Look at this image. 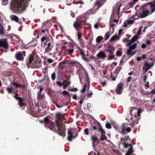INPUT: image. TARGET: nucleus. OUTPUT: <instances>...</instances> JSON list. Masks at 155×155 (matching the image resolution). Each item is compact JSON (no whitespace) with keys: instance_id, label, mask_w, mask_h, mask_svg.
<instances>
[{"instance_id":"052dcab7","label":"nucleus","mask_w":155,"mask_h":155,"mask_svg":"<svg viewBox=\"0 0 155 155\" xmlns=\"http://www.w3.org/2000/svg\"><path fill=\"white\" fill-rule=\"evenodd\" d=\"M146 43L147 45H150L151 44L150 41L149 40H147L146 41Z\"/></svg>"},{"instance_id":"de8ad7c7","label":"nucleus","mask_w":155,"mask_h":155,"mask_svg":"<svg viewBox=\"0 0 155 155\" xmlns=\"http://www.w3.org/2000/svg\"><path fill=\"white\" fill-rule=\"evenodd\" d=\"M47 61L48 63H51L53 62V60L51 58H48L47 59Z\"/></svg>"},{"instance_id":"f8f14e48","label":"nucleus","mask_w":155,"mask_h":155,"mask_svg":"<svg viewBox=\"0 0 155 155\" xmlns=\"http://www.w3.org/2000/svg\"><path fill=\"white\" fill-rule=\"evenodd\" d=\"M134 20L129 19L124 21V23L123 27L124 28L130 27L134 22Z\"/></svg>"},{"instance_id":"4c0bfd02","label":"nucleus","mask_w":155,"mask_h":155,"mask_svg":"<svg viewBox=\"0 0 155 155\" xmlns=\"http://www.w3.org/2000/svg\"><path fill=\"white\" fill-rule=\"evenodd\" d=\"M114 57V55L113 54H111V55H109L108 56L107 58V59L109 60H111L113 59Z\"/></svg>"},{"instance_id":"4be33fe9","label":"nucleus","mask_w":155,"mask_h":155,"mask_svg":"<svg viewBox=\"0 0 155 155\" xmlns=\"http://www.w3.org/2000/svg\"><path fill=\"white\" fill-rule=\"evenodd\" d=\"M115 47L111 45L109 46L108 47L107 51L110 54H113L115 50Z\"/></svg>"},{"instance_id":"dca6fc26","label":"nucleus","mask_w":155,"mask_h":155,"mask_svg":"<svg viewBox=\"0 0 155 155\" xmlns=\"http://www.w3.org/2000/svg\"><path fill=\"white\" fill-rule=\"evenodd\" d=\"M74 27L77 30H80L82 28V25L78 21H75L74 23Z\"/></svg>"},{"instance_id":"09e8293b","label":"nucleus","mask_w":155,"mask_h":155,"mask_svg":"<svg viewBox=\"0 0 155 155\" xmlns=\"http://www.w3.org/2000/svg\"><path fill=\"white\" fill-rule=\"evenodd\" d=\"M122 5V3H120L119 5V7L118 8V9H117V14L118 15L119 14V12H120V7Z\"/></svg>"},{"instance_id":"7ed1b4c3","label":"nucleus","mask_w":155,"mask_h":155,"mask_svg":"<svg viewBox=\"0 0 155 155\" xmlns=\"http://www.w3.org/2000/svg\"><path fill=\"white\" fill-rule=\"evenodd\" d=\"M41 41L42 44L43 43L45 45L47 46V47L45 49V53H47L51 50V43L52 41V37L51 36L50 37L43 36L41 38Z\"/></svg>"},{"instance_id":"4468645a","label":"nucleus","mask_w":155,"mask_h":155,"mask_svg":"<svg viewBox=\"0 0 155 155\" xmlns=\"http://www.w3.org/2000/svg\"><path fill=\"white\" fill-rule=\"evenodd\" d=\"M34 58V55L33 54L31 55L29 58L28 61L26 63L27 66L28 67V68L30 67L33 68V67L32 66V64Z\"/></svg>"},{"instance_id":"ddd939ff","label":"nucleus","mask_w":155,"mask_h":155,"mask_svg":"<svg viewBox=\"0 0 155 155\" xmlns=\"http://www.w3.org/2000/svg\"><path fill=\"white\" fill-rule=\"evenodd\" d=\"M99 130L101 133V140L103 141L104 140H106L107 139V137L105 136V132L104 130L101 127L99 128Z\"/></svg>"},{"instance_id":"9b49d317","label":"nucleus","mask_w":155,"mask_h":155,"mask_svg":"<svg viewBox=\"0 0 155 155\" xmlns=\"http://www.w3.org/2000/svg\"><path fill=\"white\" fill-rule=\"evenodd\" d=\"M153 63L149 64L147 62H146L145 63L142 68L145 70L144 73H145L153 65Z\"/></svg>"},{"instance_id":"6e6d98bb","label":"nucleus","mask_w":155,"mask_h":155,"mask_svg":"<svg viewBox=\"0 0 155 155\" xmlns=\"http://www.w3.org/2000/svg\"><path fill=\"white\" fill-rule=\"evenodd\" d=\"M131 79V77H128L127 79V82L128 83L130 81Z\"/></svg>"},{"instance_id":"423d86ee","label":"nucleus","mask_w":155,"mask_h":155,"mask_svg":"<svg viewBox=\"0 0 155 155\" xmlns=\"http://www.w3.org/2000/svg\"><path fill=\"white\" fill-rule=\"evenodd\" d=\"M129 138V137L128 136L125 137L124 139V142L123 143V145L125 148H127L128 147H130L127 152L126 154L125 155H130V154L133 152V148L132 145L130 144H127L128 143H127L125 142V141L126 140H127Z\"/></svg>"},{"instance_id":"c03bdc74","label":"nucleus","mask_w":155,"mask_h":155,"mask_svg":"<svg viewBox=\"0 0 155 155\" xmlns=\"http://www.w3.org/2000/svg\"><path fill=\"white\" fill-rule=\"evenodd\" d=\"M44 96L43 95H40L38 94V99L39 100H41L44 98Z\"/></svg>"},{"instance_id":"3c124183","label":"nucleus","mask_w":155,"mask_h":155,"mask_svg":"<svg viewBox=\"0 0 155 155\" xmlns=\"http://www.w3.org/2000/svg\"><path fill=\"white\" fill-rule=\"evenodd\" d=\"M88 130L87 128L85 129L84 130V133L86 135L88 134Z\"/></svg>"},{"instance_id":"4d7b16f0","label":"nucleus","mask_w":155,"mask_h":155,"mask_svg":"<svg viewBox=\"0 0 155 155\" xmlns=\"http://www.w3.org/2000/svg\"><path fill=\"white\" fill-rule=\"evenodd\" d=\"M118 20L117 19H114L113 20V22L115 24H117L118 22Z\"/></svg>"},{"instance_id":"aec40b11","label":"nucleus","mask_w":155,"mask_h":155,"mask_svg":"<svg viewBox=\"0 0 155 155\" xmlns=\"http://www.w3.org/2000/svg\"><path fill=\"white\" fill-rule=\"evenodd\" d=\"M136 2L133 1H130V2H129L127 6L124 8V10H127L133 7L135 4Z\"/></svg>"},{"instance_id":"6ab92c4d","label":"nucleus","mask_w":155,"mask_h":155,"mask_svg":"<svg viewBox=\"0 0 155 155\" xmlns=\"http://www.w3.org/2000/svg\"><path fill=\"white\" fill-rule=\"evenodd\" d=\"M16 58L18 60L21 61L23 59V57L22 53L20 52H18L16 55Z\"/></svg>"},{"instance_id":"39448f33","label":"nucleus","mask_w":155,"mask_h":155,"mask_svg":"<svg viewBox=\"0 0 155 155\" xmlns=\"http://www.w3.org/2000/svg\"><path fill=\"white\" fill-rule=\"evenodd\" d=\"M23 86H22L20 84L17 83H15V82H12L11 83V87H8L7 90L9 93H12L14 92L15 89L18 87H22Z\"/></svg>"},{"instance_id":"a19ab883","label":"nucleus","mask_w":155,"mask_h":155,"mask_svg":"<svg viewBox=\"0 0 155 155\" xmlns=\"http://www.w3.org/2000/svg\"><path fill=\"white\" fill-rule=\"evenodd\" d=\"M116 54H117V56H120L122 55V52L121 51H117Z\"/></svg>"},{"instance_id":"f704fd0d","label":"nucleus","mask_w":155,"mask_h":155,"mask_svg":"<svg viewBox=\"0 0 155 155\" xmlns=\"http://www.w3.org/2000/svg\"><path fill=\"white\" fill-rule=\"evenodd\" d=\"M115 24V23H113V21L112 22L111 21H110V27H111L112 28V29L113 30H114V27L115 26V25L116 24Z\"/></svg>"},{"instance_id":"e433bc0d","label":"nucleus","mask_w":155,"mask_h":155,"mask_svg":"<svg viewBox=\"0 0 155 155\" xmlns=\"http://www.w3.org/2000/svg\"><path fill=\"white\" fill-rule=\"evenodd\" d=\"M110 36V32H107L105 35V40L107 39Z\"/></svg>"},{"instance_id":"393cba45","label":"nucleus","mask_w":155,"mask_h":155,"mask_svg":"<svg viewBox=\"0 0 155 155\" xmlns=\"http://www.w3.org/2000/svg\"><path fill=\"white\" fill-rule=\"evenodd\" d=\"M106 0H98L96 1L95 4L99 8L103 4L104 2Z\"/></svg>"},{"instance_id":"603ef678","label":"nucleus","mask_w":155,"mask_h":155,"mask_svg":"<svg viewBox=\"0 0 155 155\" xmlns=\"http://www.w3.org/2000/svg\"><path fill=\"white\" fill-rule=\"evenodd\" d=\"M147 47V45L143 43L141 46L142 48L143 49H144Z\"/></svg>"},{"instance_id":"37998d69","label":"nucleus","mask_w":155,"mask_h":155,"mask_svg":"<svg viewBox=\"0 0 155 155\" xmlns=\"http://www.w3.org/2000/svg\"><path fill=\"white\" fill-rule=\"evenodd\" d=\"M82 58L86 61H88V58L85 57V54L81 55Z\"/></svg>"},{"instance_id":"c85d7f7f","label":"nucleus","mask_w":155,"mask_h":155,"mask_svg":"<svg viewBox=\"0 0 155 155\" xmlns=\"http://www.w3.org/2000/svg\"><path fill=\"white\" fill-rule=\"evenodd\" d=\"M74 50L73 48L67 49L65 50V53L68 54H71L74 53Z\"/></svg>"},{"instance_id":"58836bf2","label":"nucleus","mask_w":155,"mask_h":155,"mask_svg":"<svg viewBox=\"0 0 155 155\" xmlns=\"http://www.w3.org/2000/svg\"><path fill=\"white\" fill-rule=\"evenodd\" d=\"M87 87V85L86 84H85L84 85V87L83 89L82 90V92L83 93H84L86 90V88Z\"/></svg>"},{"instance_id":"5701e85b","label":"nucleus","mask_w":155,"mask_h":155,"mask_svg":"<svg viewBox=\"0 0 155 155\" xmlns=\"http://www.w3.org/2000/svg\"><path fill=\"white\" fill-rule=\"evenodd\" d=\"M28 44L29 45V46L30 47H35L38 45L37 41L36 40L34 39L33 40H32L30 43H29Z\"/></svg>"},{"instance_id":"1a4fd4ad","label":"nucleus","mask_w":155,"mask_h":155,"mask_svg":"<svg viewBox=\"0 0 155 155\" xmlns=\"http://www.w3.org/2000/svg\"><path fill=\"white\" fill-rule=\"evenodd\" d=\"M137 45L135 43L132 45L130 46L129 49H128L127 53L128 54L133 55L135 53V51H134V49L136 48Z\"/></svg>"},{"instance_id":"20e7f679","label":"nucleus","mask_w":155,"mask_h":155,"mask_svg":"<svg viewBox=\"0 0 155 155\" xmlns=\"http://www.w3.org/2000/svg\"><path fill=\"white\" fill-rule=\"evenodd\" d=\"M129 110L130 114L131 115H134L138 120L140 119V114L142 112L141 109H137L134 107H130Z\"/></svg>"},{"instance_id":"49530a36","label":"nucleus","mask_w":155,"mask_h":155,"mask_svg":"<svg viewBox=\"0 0 155 155\" xmlns=\"http://www.w3.org/2000/svg\"><path fill=\"white\" fill-rule=\"evenodd\" d=\"M82 35L80 33H78L77 35L78 38V39H80Z\"/></svg>"},{"instance_id":"680f3d73","label":"nucleus","mask_w":155,"mask_h":155,"mask_svg":"<svg viewBox=\"0 0 155 155\" xmlns=\"http://www.w3.org/2000/svg\"><path fill=\"white\" fill-rule=\"evenodd\" d=\"M57 84L58 85H59V86H62V85H63V83H61L60 82H57Z\"/></svg>"},{"instance_id":"69168bd1","label":"nucleus","mask_w":155,"mask_h":155,"mask_svg":"<svg viewBox=\"0 0 155 155\" xmlns=\"http://www.w3.org/2000/svg\"><path fill=\"white\" fill-rule=\"evenodd\" d=\"M73 98L75 99H76L77 98V96L76 95L74 94L73 97Z\"/></svg>"},{"instance_id":"9d476101","label":"nucleus","mask_w":155,"mask_h":155,"mask_svg":"<svg viewBox=\"0 0 155 155\" xmlns=\"http://www.w3.org/2000/svg\"><path fill=\"white\" fill-rule=\"evenodd\" d=\"M0 47H2L5 49L8 48V45L7 39H0Z\"/></svg>"},{"instance_id":"f03ea898","label":"nucleus","mask_w":155,"mask_h":155,"mask_svg":"<svg viewBox=\"0 0 155 155\" xmlns=\"http://www.w3.org/2000/svg\"><path fill=\"white\" fill-rule=\"evenodd\" d=\"M30 0H12L11 3L10 8L14 13L21 12L25 10L27 5V2Z\"/></svg>"},{"instance_id":"864d4df0","label":"nucleus","mask_w":155,"mask_h":155,"mask_svg":"<svg viewBox=\"0 0 155 155\" xmlns=\"http://www.w3.org/2000/svg\"><path fill=\"white\" fill-rule=\"evenodd\" d=\"M62 94L64 95H66L68 94V93L66 91H64L62 92Z\"/></svg>"},{"instance_id":"a878e982","label":"nucleus","mask_w":155,"mask_h":155,"mask_svg":"<svg viewBox=\"0 0 155 155\" xmlns=\"http://www.w3.org/2000/svg\"><path fill=\"white\" fill-rule=\"evenodd\" d=\"M150 9L151 10L150 13H151V14L155 11V3L150 4Z\"/></svg>"},{"instance_id":"b1692460","label":"nucleus","mask_w":155,"mask_h":155,"mask_svg":"<svg viewBox=\"0 0 155 155\" xmlns=\"http://www.w3.org/2000/svg\"><path fill=\"white\" fill-rule=\"evenodd\" d=\"M131 130V128L130 127H123L122 130V133L123 134L126 133L127 132H129Z\"/></svg>"},{"instance_id":"0eeeda50","label":"nucleus","mask_w":155,"mask_h":155,"mask_svg":"<svg viewBox=\"0 0 155 155\" xmlns=\"http://www.w3.org/2000/svg\"><path fill=\"white\" fill-rule=\"evenodd\" d=\"M141 32V28H139L137 32V35L134 36L131 38L130 41L129 43L126 45L127 46L130 45L131 44L134 43L139 38L138 36L140 34Z\"/></svg>"},{"instance_id":"473e14b6","label":"nucleus","mask_w":155,"mask_h":155,"mask_svg":"<svg viewBox=\"0 0 155 155\" xmlns=\"http://www.w3.org/2000/svg\"><path fill=\"white\" fill-rule=\"evenodd\" d=\"M103 39V38L101 36H99L96 39V42L98 43L100 42Z\"/></svg>"},{"instance_id":"0e129e2a","label":"nucleus","mask_w":155,"mask_h":155,"mask_svg":"<svg viewBox=\"0 0 155 155\" xmlns=\"http://www.w3.org/2000/svg\"><path fill=\"white\" fill-rule=\"evenodd\" d=\"M14 97L17 100H18V98H20V97H18V95L17 94H16L15 95Z\"/></svg>"},{"instance_id":"412c9836","label":"nucleus","mask_w":155,"mask_h":155,"mask_svg":"<svg viewBox=\"0 0 155 155\" xmlns=\"http://www.w3.org/2000/svg\"><path fill=\"white\" fill-rule=\"evenodd\" d=\"M10 18L12 20L18 23H20L21 22L18 18L15 15H12L10 16Z\"/></svg>"},{"instance_id":"e2e57ef3","label":"nucleus","mask_w":155,"mask_h":155,"mask_svg":"<svg viewBox=\"0 0 155 155\" xmlns=\"http://www.w3.org/2000/svg\"><path fill=\"white\" fill-rule=\"evenodd\" d=\"M145 86L147 87V88H148L149 87L150 85L148 82L147 81L146 82V84H145Z\"/></svg>"},{"instance_id":"ea45409f","label":"nucleus","mask_w":155,"mask_h":155,"mask_svg":"<svg viewBox=\"0 0 155 155\" xmlns=\"http://www.w3.org/2000/svg\"><path fill=\"white\" fill-rule=\"evenodd\" d=\"M106 127L108 129H110L111 128V126L109 123H107L106 124Z\"/></svg>"},{"instance_id":"6e6552de","label":"nucleus","mask_w":155,"mask_h":155,"mask_svg":"<svg viewBox=\"0 0 155 155\" xmlns=\"http://www.w3.org/2000/svg\"><path fill=\"white\" fill-rule=\"evenodd\" d=\"M151 14L150 11L148 9L145 8L143 9L142 12L139 14V16L141 18H143L147 17L148 15Z\"/></svg>"},{"instance_id":"5fc2aeb1","label":"nucleus","mask_w":155,"mask_h":155,"mask_svg":"<svg viewBox=\"0 0 155 155\" xmlns=\"http://www.w3.org/2000/svg\"><path fill=\"white\" fill-rule=\"evenodd\" d=\"M138 123V120H136V121H134L132 122V123L131 124H134L135 123L136 124H137Z\"/></svg>"},{"instance_id":"f257e3e1","label":"nucleus","mask_w":155,"mask_h":155,"mask_svg":"<svg viewBox=\"0 0 155 155\" xmlns=\"http://www.w3.org/2000/svg\"><path fill=\"white\" fill-rule=\"evenodd\" d=\"M62 114L61 113L57 114L56 115L57 126L55 123L48 119L45 118V121L46 126L51 130L58 133L61 136L63 137L65 136V125L61 122Z\"/></svg>"},{"instance_id":"7c9ffc66","label":"nucleus","mask_w":155,"mask_h":155,"mask_svg":"<svg viewBox=\"0 0 155 155\" xmlns=\"http://www.w3.org/2000/svg\"><path fill=\"white\" fill-rule=\"evenodd\" d=\"M70 84V82L67 80H65L63 81V85H65V87H68Z\"/></svg>"},{"instance_id":"bb28decb","label":"nucleus","mask_w":155,"mask_h":155,"mask_svg":"<svg viewBox=\"0 0 155 155\" xmlns=\"http://www.w3.org/2000/svg\"><path fill=\"white\" fill-rule=\"evenodd\" d=\"M18 100L19 101V104L20 107H21L24 105V100L21 98L18 99Z\"/></svg>"},{"instance_id":"a18cd8bd","label":"nucleus","mask_w":155,"mask_h":155,"mask_svg":"<svg viewBox=\"0 0 155 155\" xmlns=\"http://www.w3.org/2000/svg\"><path fill=\"white\" fill-rule=\"evenodd\" d=\"M78 49L79 50V51L80 52V54L81 55L85 54L84 52L83 51L82 49L81 48H78Z\"/></svg>"},{"instance_id":"a211bd4d","label":"nucleus","mask_w":155,"mask_h":155,"mask_svg":"<svg viewBox=\"0 0 155 155\" xmlns=\"http://www.w3.org/2000/svg\"><path fill=\"white\" fill-rule=\"evenodd\" d=\"M122 85V84L121 83H120L118 84L116 90L117 94H120L121 93Z\"/></svg>"},{"instance_id":"c756f323","label":"nucleus","mask_w":155,"mask_h":155,"mask_svg":"<svg viewBox=\"0 0 155 155\" xmlns=\"http://www.w3.org/2000/svg\"><path fill=\"white\" fill-rule=\"evenodd\" d=\"M97 138L96 136H93L91 137V140L93 142V145L94 143L96 141H97Z\"/></svg>"},{"instance_id":"c9c22d12","label":"nucleus","mask_w":155,"mask_h":155,"mask_svg":"<svg viewBox=\"0 0 155 155\" xmlns=\"http://www.w3.org/2000/svg\"><path fill=\"white\" fill-rule=\"evenodd\" d=\"M8 3V0H3L2 2V4L3 5H6Z\"/></svg>"},{"instance_id":"13d9d810","label":"nucleus","mask_w":155,"mask_h":155,"mask_svg":"<svg viewBox=\"0 0 155 155\" xmlns=\"http://www.w3.org/2000/svg\"><path fill=\"white\" fill-rule=\"evenodd\" d=\"M93 94L92 92H90V93H89L87 95V97H91V96L93 95Z\"/></svg>"},{"instance_id":"72a5a7b5","label":"nucleus","mask_w":155,"mask_h":155,"mask_svg":"<svg viewBox=\"0 0 155 155\" xmlns=\"http://www.w3.org/2000/svg\"><path fill=\"white\" fill-rule=\"evenodd\" d=\"M4 31L2 26V25H0V34L3 35L4 34Z\"/></svg>"},{"instance_id":"8fccbe9b","label":"nucleus","mask_w":155,"mask_h":155,"mask_svg":"<svg viewBox=\"0 0 155 155\" xmlns=\"http://www.w3.org/2000/svg\"><path fill=\"white\" fill-rule=\"evenodd\" d=\"M94 27L96 29H98L99 28V23H96L94 25Z\"/></svg>"},{"instance_id":"79ce46f5","label":"nucleus","mask_w":155,"mask_h":155,"mask_svg":"<svg viewBox=\"0 0 155 155\" xmlns=\"http://www.w3.org/2000/svg\"><path fill=\"white\" fill-rule=\"evenodd\" d=\"M55 76H56L55 74L54 73H53L52 74L51 76V78L53 80H54L55 79Z\"/></svg>"},{"instance_id":"f3484780","label":"nucleus","mask_w":155,"mask_h":155,"mask_svg":"<svg viewBox=\"0 0 155 155\" xmlns=\"http://www.w3.org/2000/svg\"><path fill=\"white\" fill-rule=\"evenodd\" d=\"M74 137L73 135V134L72 132L70 129H68V139L69 141H72L73 139L74 138Z\"/></svg>"},{"instance_id":"2eb2a0df","label":"nucleus","mask_w":155,"mask_h":155,"mask_svg":"<svg viewBox=\"0 0 155 155\" xmlns=\"http://www.w3.org/2000/svg\"><path fill=\"white\" fill-rule=\"evenodd\" d=\"M106 57V54L102 51H100L97 55V57L98 59H103Z\"/></svg>"},{"instance_id":"bf43d9fd","label":"nucleus","mask_w":155,"mask_h":155,"mask_svg":"<svg viewBox=\"0 0 155 155\" xmlns=\"http://www.w3.org/2000/svg\"><path fill=\"white\" fill-rule=\"evenodd\" d=\"M78 90V89L77 88H73L71 89V91L72 92H75L76 91Z\"/></svg>"},{"instance_id":"338daca9","label":"nucleus","mask_w":155,"mask_h":155,"mask_svg":"<svg viewBox=\"0 0 155 155\" xmlns=\"http://www.w3.org/2000/svg\"><path fill=\"white\" fill-rule=\"evenodd\" d=\"M71 15L73 18H74L75 17V14L73 12L71 13Z\"/></svg>"},{"instance_id":"774afa93","label":"nucleus","mask_w":155,"mask_h":155,"mask_svg":"<svg viewBox=\"0 0 155 155\" xmlns=\"http://www.w3.org/2000/svg\"><path fill=\"white\" fill-rule=\"evenodd\" d=\"M151 93L153 94H155V89L152 90L151 91Z\"/></svg>"},{"instance_id":"2f4dec72","label":"nucleus","mask_w":155,"mask_h":155,"mask_svg":"<svg viewBox=\"0 0 155 155\" xmlns=\"http://www.w3.org/2000/svg\"><path fill=\"white\" fill-rule=\"evenodd\" d=\"M85 19L84 16L83 15H80V16H78L77 17V19L79 21H83V19Z\"/></svg>"},{"instance_id":"cd10ccee","label":"nucleus","mask_w":155,"mask_h":155,"mask_svg":"<svg viewBox=\"0 0 155 155\" xmlns=\"http://www.w3.org/2000/svg\"><path fill=\"white\" fill-rule=\"evenodd\" d=\"M119 39V37L118 35H115L114 36L112 37L110 39V41H113L116 40H117Z\"/></svg>"}]
</instances>
